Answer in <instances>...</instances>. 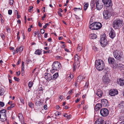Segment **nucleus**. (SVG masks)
Wrapping results in <instances>:
<instances>
[{
  "label": "nucleus",
  "mask_w": 124,
  "mask_h": 124,
  "mask_svg": "<svg viewBox=\"0 0 124 124\" xmlns=\"http://www.w3.org/2000/svg\"><path fill=\"white\" fill-rule=\"evenodd\" d=\"M95 66L97 70L99 71L102 70L105 67L104 62L101 59L96 60L95 62Z\"/></svg>",
  "instance_id": "f257e3e1"
},
{
  "label": "nucleus",
  "mask_w": 124,
  "mask_h": 124,
  "mask_svg": "<svg viewBox=\"0 0 124 124\" xmlns=\"http://www.w3.org/2000/svg\"><path fill=\"white\" fill-rule=\"evenodd\" d=\"M123 20L120 19H116L114 21L113 24L114 28L118 29L121 28L123 25Z\"/></svg>",
  "instance_id": "f03ea898"
},
{
  "label": "nucleus",
  "mask_w": 124,
  "mask_h": 124,
  "mask_svg": "<svg viewBox=\"0 0 124 124\" xmlns=\"http://www.w3.org/2000/svg\"><path fill=\"white\" fill-rule=\"evenodd\" d=\"M61 67V65L59 62H54L52 65V69L50 70L51 72L53 73L55 72V70L58 71Z\"/></svg>",
  "instance_id": "7ed1b4c3"
},
{
  "label": "nucleus",
  "mask_w": 124,
  "mask_h": 124,
  "mask_svg": "<svg viewBox=\"0 0 124 124\" xmlns=\"http://www.w3.org/2000/svg\"><path fill=\"white\" fill-rule=\"evenodd\" d=\"M106 35L103 34L101 36L100 40L101 46L103 47H105L106 46L108 43V41L106 39Z\"/></svg>",
  "instance_id": "20e7f679"
},
{
  "label": "nucleus",
  "mask_w": 124,
  "mask_h": 124,
  "mask_svg": "<svg viewBox=\"0 0 124 124\" xmlns=\"http://www.w3.org/2000/svg\"><path fill=\"white\" fill-rule=\"evenodd\" d=\"M114 55L115 58L117 60L120 61L123 55L122 52L119 50H115L113 53Z\"/></svg>",
  "instance_id": "39448f33"
},
{
  "label": "nucleus",
  "mask_w": 124,
  "mask_h": 124,
  "mask_svg": "<svg viewBox=\"0 0 124 124\" xmlns=\"http://www.w3.org/2000/svg\"><path fill=\"white\" fill-rule=\"evenodd\" d=\"M95 2L97 9L99 10L101 9L103 6V4L102 2L98 0H96Z\"/></svg>",
  "instance_id": "423d86ee"
},
{
  "label": "nucleus",
  "mask_w": 124,
  "mask_h": 124,
  "mask_svg": "<svg viewBox=\"0 0 124 124\" xmlns=\"http://www.w3.org/2000/svg\"><path fill=\"white\" fill-rule=\"evenodd\" d=\"M101 116L104 117H106L108 116L109 114L108 110L106 108L101 109L100 111Z\"/></svg>",
  "instance_id": "0eeeda50"
},
{
  "label": "nucleus",
  "mask_w": 124,
  "mask_h": 124,
  "mask_svg": "<svg viewBox=\"0 0 124 124\" xmlns=\"http://www.w3.org/2000/svg\"><path fill=\"white\" fill-rule=\"evenodd\" d=\"M102 79L104 84H108L110 81V80L108 78V75L107 73L105 74L103 77Z\"/></svg>",
  "instance_id": "6e6552de"
},
{
  "label": "nucleus",
  "mask_w": 124,
  "mask_h": 124,
  "mask_svg": "<svg viewBox=\"0 0 124 124\" xmlns=\"http://www.w3.org/2000/svg\"><path fill=\"white\" fill-rule=\"evenodd\" d=\"M103 18L105 19H107L110 18L111 15V13H109V12L104 10L103 12Z\"/></svg>",
  "instance_id": "1a4fd4ad"
},
{
  "label": "nucleus",
  "mask_w": 124,
  "mask_h": 124,
  "mask_svg": "<svg viewBox=\"0 0 124 124\" xmlns=\"http://www.w3.org/2000/svg\"><path fill=\"white\" fill-rule=\"evenodd\" d=\"M109 94L111 96H114L118 93V92L116 89H112L109 91Z\"/></svg>",
  "instance_id": "9d476101"
},
{
  "label": "nucleus",
  "mask_w": 124,
  "mask_h": 124,
  "mask_svg": "<svg viewBox=\"0 0 124 124\" xmlns=\"http://www.w3.org/2000/svg\"><path fill=\"white\" fill-rule=\"evenodd\" d=\"M95 27L94 29V30H96L100 29L102 26V25L101 23L99 22H95Z\"/></svg>",
  "instance_id": "9b49d317"
},
{
  "label": "nucleus",
  "mask_w": 124,
  "mask_h": 124,
  "mask_svg": "<svg viewBox=\"0 0 124 124\" xmlns=\"http://www.w3.org/2000/svg\"><path fill=\"white\" fill-rule=\"evenodd\" d=\"M102 106L105 107H108V101L106 99H102L101 100V104Z\"/></svg>",
  "instance_id": "f8f14e48"
},
{
  "label": "nucleus",
  "mask_w": 124,
  "mask_h": 124,
  "mask_svg": "<svg viewBox=\"0 0 124 124\" xmlns=\"http://www.w3.org/2000/svg\"><path fill=\"white\" fill-rule=\"evenodd\" d=\"M45 78L47 81H48L52 80L51 75L49 73H46L45 74Z\"/></svg>",
  "instance_id": "ddd939ff"
},
{
  "label": "nucleus",
  "mask_w": 124,
  "mask_h": 124,
  "mask_svg": "<svg viewBox=\"0 0 124 124\" xmlns=\"http://www.w3.org/2000/svg\"><path fill=\"white\" fill-rule=\"evenodd\" d=\"M112 5L109 4L108 5V6H105L106 7V10L105 11H107V12H109V13L111 14L112 12Z\"/></svg>",
  "instance_id": "4468645a"
},
{
  "label": "nucleus",
  "mask_w": 124,
  "mask_h": 124,
  "mask_svg": "<svg viewBox=\"0 0 124 124\" xmlns=\"http://www.w3.org/2000/svg\"><path fill=\"white\" fill-rule=\"evenodd\" d=\"M104 122V120L100 117L96 120L94 124H102Z\"/></svg>",
  "instance_id": "2eb2a0df"
},
{
  "label": "nucleus",
  "mask_w": 124,
  "mask_h": 124,
  "mask_svg": "<svg viewBox=\"0 0 124 124\" xmlns=\"http://www.w3.org/2000/svg\"><path fill=\"white\" fill-rule=\"evenodd\" d=\"M104 6H108V5H112L111 0H102Z\"/></svg>",
  "instance_id": "dca6fc26"
},
{
  "label": "nucleus",
  "mask_w": 124,
  "mask_h": 124,
  "mask_svg": "<svg viewBox=\"0 0 124 124\" xmlns=\"http://www.w3.org/2000/svg\"><path fill=\"white\" fill-rule=\"evenodd\" d=\"M95 93L96 95L98 96L99 97H101L103 94L102 91L100 89H97L95 91Z\"/></svg>",
  "instance_id": "f3484780"
},
{
  "label": "nucleus",
  "mask_w": 124,
  "mask_h": 124,
  "mask_svg": "<svg viewBox=\"0 0 124 124\" xmlns=\"http://www.w3.org/2000/svg\"><path fill=\"white\" fill-rule=\"evenodd\" d=\"M116 35V33L115 31L113 29H112L109 33L110 37L111 39H113L115 37Z\"/></svg>",
  "instance_id": "a211bd4d"
},
{
  "label": "nucleus",
  "mask_w": 124,
  "mask_h": 124,
  "mask_svg": "<svg viewBox=\"0 0 124 124\" xmlns=\"http://www.w3.org/2000/svg\"><path fill=\"white\" fill-rule=\"evenodd\" d=\"M102 106L101 104L100 103H97L96 104L94 108V109L96 111H97L99 110V109L101 108Z\"/></svg>",
  "instance_id": "6ab92c4d"
},
{
  "label": "nucleus",
  "mask_w": 124,
  "mask_h": 124,
  "mask_svg": "<svg viewBox=\"0 0 124 124\" xmlns=\"http://www.w3.org/2000/svg\"><path fill=\"white\" fill-rule=\"evenodd\" d=\"M118 83L120 85L122 86L124 85V79L120 78L117 80Z\"/></svg>",
  "instance_id": "aec40b11"
},
{
  "label": "nucleus",
  "mask_w": 124,
  "mask_h": 124,
  "mask_svg": "<svg viewBox=\"0 0 124 124\" xmlns=\"http://www.w3.org/2000/svg\"><path fill=\"white\" fill-rule=\"evenodd\" d=\"M118 64L116 62H114L111 65V67L114 69H115L118 67Z\"/></svg>",
  "instance_id": "412c9836"
},
{
  "label": "nucleus",
  "mask_w": 124,
  "mask_h": 124,
  "mask_svg": "<svg viewBox=\"0 0 124 124\" xmlns=\"http://www.w3.org/2000/svg\"><path fill=\"white\" fill-rule=\"evenodd\" d=\"M114 58L109 57L108 58V60L109 64L111 65L115 62Z\"/></svg>",
  "instance_id": "4be33fe9"
},
{
  "label": "nucleus",
  "mask_w": 124,
  "mask_h": 124,
  "mask_svg": "<svg viewBox=\"0 0 124 124\" xmlns=\"http://www.w3.org/2000/svg\"><path fill=\"white\" fill-rule=\"evenodd\" d=\"M42 51V49H37L35 51L34 54L36 55H40L41 54Z\"/></svg>",
  "instance_id": "5701e85b"
},
{
  "label": "nucleus",
  "mask_w": 124,
  "mask_h": 124,
  "mask_svg": "<svg viewBox=\"0 0 124 124\" xmlns=\"http://www.w3.org/2000/svg\"><path fill=\"white\" fill-rule=\"evenodd\" d=\"M6 111L5 109H2L0 110V118L1 116L6 115Z\"/></svg>",
  "instance_id": "b1692460"
},
{
  "label": "nucleus",
  "mask_w": 124,
  "mask_h": 124,
  "mask_svg": "<svg viewBox=\"0 0 124 124\" xmlns=\"http://www.w3.org/2000/svg\"><path fill=\"white\" fill-rule=\"evenodd\" d=\"M84 79H85L84 77L80 75L77 78V80L78 81V82H80Z\"/></svg>",
  "instance_id": "393cba45"
},
{
  "label": "nucleus",
  "mask_w": 124,
  "mask_h": 124,
  "mask_svg": "<svg viewBox=\"0 0 124 124\" xmlns=\"http://www.w3.org/2000/svg\"><path fill=\"white\" fill-rule=\"evenodd\" d=\"M117 68L120 70H124V65L122 63H119L118 64V65Z\"/></svg>",
  "instance_id": "a878e982"
},
{
  "label": "nucleus",
  "mask_w": 124,
  "mask_h": 124,
  "mask_svg": "<svg viewBox=\"0 0 124 124\" xmlns=\"http://www.w3.org/2000/svg\"><path fill=\"white\" fill-rule=\"evenodd\" d=\"M59 76L58 73H55L53 76V77H52V80H55Z\"/></svg>",
  "instance_id": "bb28decb"
},
{
  "label": "nucleus",
  "mask_w": 124,
  "mask_h": 124,
  "mask_svg": "<svg viewBox=\"0 0 124 124\" xmlns=\"http://www.w3.org/2000/svg\"><path fill=\"white\" fill-rule=\"evenodd\" d=\"M7 119V117L6 115L3 116H1L0 118V120L2 122H4Z\"/></svg>",
  "instance_id": "cd10ccee"
},
{
  "label": "nucleus",
  "mask_w": 124,
  "mask_h": 124,
  "mask_svg": "<svg viewBox=\"0 0 124 124\" xmlns=\"http://www.w3.org/2000/svg\"><path fill=\"white\" fill-rule=\"evenodd\" d=\"M97 37L96 35L95 34H91L90 36L91 39H96Z\"/></svg>",
  "instance_id": "c85d7f7f"
},
{
  "label": "nucleus",
  "mask_w": 124,
  "mask_h": 124,
  "mask_svg": "<svg viewBox=\"0 0 124 124\" xmlns=\"http://www.w3.org/2000/svg\"><path fill=\"white\" fill-rule=\"evenodd\" d=\"M95 22H93L92 24H91L89 26V27L90 29L92 30H94V29L95 28Z\"/></svg>",
  "instance_id": "c756f323"
},
{
  "label": "nucleus",
  "mask_w": 124,
  "mask_h": 124,
  "mask_svg": "<svg viewBox=\"0 0 124 124\" xmlns=\"http://www.w3.org/2000/svg\"><path fill=\"white\" fill-rule=\"evenodd\" d=\"M5 91L4 88L0 87V96L3 95L4 94Z\"/></svg>",
  "instance_id": "7c9ffc66"
},
{
  "label": "nucleus",
  "mask_w": 124,
  "mask_h": 124,
  "mask_svg": "<svg viewBox=\"0 0 124 124\" xmlns=\"http://www.w3.org/2000/svg\"><path fill=\"white\" fill-rule=\"evenodd\" d=\"M43 102L40 100L37 101L35 103L36 105L38 106L42 105Z\"/></svg>",
  "instance_id": "2f4dec72"
},
{
  "label": "nucleus",
  "mask_w": 124,
  "mask_h": 124,
  "mask_svg": "<svg viewBox=\"0 0 124 124\" xmlns=\"http://www.w3.org/2000/svg\"><path fill=\"white\" fill-rule=\"evenodd\" d=\"M79 59V56L77 54L75 55V58L74 60L75 62H77L78 61V60Z\"/></svg>",
  "instance_id": "473e14b6"
},
{
  "label": "nucleus",
  "mask_w": 124,
  "mask_h": 124,
  "mask_svg": "<svg viewBox=\"0 0 124 124\" xmlns=\"http://www.w3.org/2000/svg\"><path fill=\"white\" fill-rule=\"evenodd\" d=\"M96 3L95 2H92L91 3V9L92 10L95 7Z\"/></svg>",
  "instance_id": "72a5a7b5"
},
{
  "label": "nucleus",
  "mask_w": 124,
  "mask_h": 124,
  "mask_svg": "<svg viewBox=\"0 0 124 124\" xmlns=\"http://www.w3.org/2000/svg\"><path fill=\"white\" fill-rule=\"evenodd\" d=\"M82 49V46H80L79 45H78L77 50L78 52H79L80 51H81Z\"/></svg>",
  "instance_id": "f704fd0d"
},
{
  "label": "nucleus",
  "mask_w": 124,
  "mask_h": 124,
  "mask_svg": "<svg viewBox=\"0 0 124 124\" xmlns=\"http://www.w3.org/2000/svg\"><path fill=\"white\" fill-rule=\"evenodd\" d=\"M33 84V83L32 82V81H30L28 83V86L30 89L32 87Z\"/></svg>",
  "instance_id": "c9c22d12"
},
{
  "label": "nucleus",
  "mask_w": 124,
  "mask_h": 124,
  "mask_svg": "<svg viewBox=\"0 0 124 124\" xmlns=\"http://www.w3.org/2000/svg\"><path fill=\"white\" fill-rule=\"evenodd\" d=\"M63 116L64 117H66L68 119L70 118L71 117V115H68L67 114H65L63 115Z\"/></svg>",
  "instance_id": "e433bc0d"
},
{
  "label": "nucleus",
  "mask_w": 124,
  "mask_h": 124,
  "mask_svg": "<svg viewBox=\"0 0 124 124\" xmlns=\"http://www.w3.org/2000/svg\"><path fill=\"white\" fill-rule=\"evenodd\" d=\"M73 78V75L71 74L67 78L68 81L69 82Z\"/></svg>",
  "instance_id": "4c0bfd02"
},
{
  "label": "nucleus",
  "mask_w": 124,
  "mask_h": 124,
  "mask_svg": "<svg viewBox=\"0 0 124 124\" xmlns=\"http://www.w3.org/2000/svg\"><path fill=\"white\" fill-rule=\"evenodd\" d=\"M28 105L30 107L32 108L34 107V104L31 102H28Z\"/></svg>",
  "instance_id": "58836bf2"
},
{
  "label": "nucleus",
  "mask_w": 124,
  "mask_h": 124,
  "mask_svg": "<svg viewBox=\"0 0 124 124\" xmlns=\"http://www.w3.org/2000/svg\"><path fill=\"white\" fill-rule=\"evenodd\" d=\"M89 6V4L88 3L85 4L84 6V9L85 10H86L87 8Z\"/></svg>",
  "instance_id": "ea45409f"
},
{
  "label": "nucleus",
  "mask_w": 124,
  "mask_h": 124,
  "mask_svg": "<svg viewBox=\"0 0 124 124\" xmlns=\"http://www.w3.org/2000/svg\"><path fill=\"white\" fill-rule=\"evenodd\" d=\"M19 119H23V114L21 113H19L18 114V116Z\"/></svg>",
  "instance_id": "a19ab883"
},
{
  "label": "nucleus",
  "mask_w": 124,
  "mask_h": 124,
  "mask_svg": "<svg viewBox=\"0 0 124 124\" xmlns=\"http://www.w3.org/2000/svg\"><path fill=\"white\" fill-rule=\"evenodd\" d=\"M0 36L1 38L3 40H4L5 38V36L4 34L2 33H1L0 34Z\"/></svg>",
  "instance_id": "79ce46f5"
},
{
  "label": "nucleus",
  "mask_w": 124,
  "mask_h": 124,
  "mask_svg": "<svg viewBox=\"0 0 124 124\" xmlns=\"http://www.w3.org/2000/svg\"><path fill=\"white\" fill-rule=\"evenodd\" d=\"M23 46H21L18 48L19 51L20 52H21L23 50Z\"/></svg>",
  "instance_id": "37998d69"
},
{
  "label": "nucleus",
  "mask_w": 124,
  "mask_h": 124,
  "mask_svg": "<svg viewBox=\"0 0 124 124\" xmlns=\"http://www.w3.org/2000/svg\"><path fill=\"white\" fill-rule=\"evenodd\" d=\"M14 1L13 0H9V3L10 5H12L13 4Z\"/></svg>",
  "instance_id": "c03bdc74"
},
{
  "label": "nucleus",
  "mask_w": 124,
  "mask_h": 124,
  "mask_svg": "<svg viewBox=\"0 0 124 124\" xmlns=\"http://www.w3.org/2000/svg\"><path fill=\"white\" fill-rule=\"evenodd\" d=\"M120 106L122 107H124V101H122L119 104Z\"/></svg>",
  "instance_id": "a18cd8bd"
},
{
  "label": "nucleus",
  "mask_w": 124,
  "mask_h": 124,
  "mask_svg": "<svg viewBox=\"0 0 124 124\" xmlns=\"http://www.w3.org/2000/svg\"><path fill=\"white\" fill-rule=\"evenodd\" d=\"M89 85V83L88 82H87L85 84V86H84V87L85 88H88V86Z\"/></svg>",
  "instance_id": "49530a36"
},
{
  "label": "nucleus",
  "mask_w": 124,
  "mask_h": 124,
  "mask_svg": "<svg viewBox=\"0 0 124 124\" xmlns=\"http://www.w3.org/2000/svg\"><path fill=\"white\" fill-rule=\"evenodd\" d=\"M54 115L56 116H58L61 115V113L58 112H56L55 113Z\"/></svg>",
  "instance_id": "de8ad7c7"
},
{
  "label": "nucleus",
  "mask_w": 124,
  "mask_h": 124,
  "mask_svg": "<svg viewBox=\"0 0 124 124\" xmlns=\"http://www.w3.org/2000/svg\"><path fill=\"white\" fill-rule=\"evenodd\" d=\"M19 31L17 33V40L18 41H19V40L20 39V37L19 36Z\"/></svg>",
  "instance_id": "09e8293b"
},
{
  "label": "nucleus",
  "mask_w": 124,
  "mask_h": 124,
  "mask_svg": "<svg viewBox=\"0 0 124 124\" xmlns=\"http://www.w3.org/2000/svg\"><path fill=\"white\" fill-rule=\"evenodd\" d=\"M76 62H75L73 64V71H74L75 70V69L76 68Z\"/></svg>",
  "instance_id": "8fccbe9b"
},
{
  "label": "nucleus",
  "mask_w": 124,
  "mask_h": 124,
  "mask_svg": "<svg viewBox=\"0 0 124 124\" xmlns=\"http://www.w3.org/2000/svg\"><path fill=\"white\" fill-rule=\"evenodd\" d=\"M14 79L17 82H19L20 79L19 78H17L16 77H14Z\"/></svg>",
  "instance_id": "3c124183"
},
{
  "label": "nucleus",
  "mask_w": 124,
  "mask_h": 124,
  "mask_svg": "<svg viewBox=\"0 0 124 124\" xmlns=\"http://www.w3.org/2000/svg\"><path fill=\"white\" fill-rule=\"evenodd\" d=\"M16 11H17V13H16V15L17 16V19H19V18H20V15H19L18 14V11H17L16 10Z\"/></svg>",
  "instance_id": "603ef678"
},
{
  "label": "nucleus",
  "mask_w": 124,
  "mask_h": 124,
  "mask_svg": "<svg viewBox=\"0 0 124 124\" xmlns=\"http://www.w3.org/2000/svg\"><path fill=\"white\" fill-rule=\"evenodd\" d=\"M12 13V11L11 10H9L8 11V13L9 15H11Z\"/></svg>",
  "instance_id": "864d4df0"
},
{
  "label": "nucleus",
  "mask_w": 124,
  "mask_h": 124,
  "mask_svg": "<svg viewBox=\"0 0 124 124\" xmlns=\"http://www.w3.org/2000/svg\"><path fill=\"white\" fill-rule=\"evenodd\" d=\"M74 10L75 11H76L77 10H81L82 9V8H74Z\"/></svg>",
  "instance_id": "5fc2aeb1"
},
{
  "label": "nucleus",
  "mask_w": 124,
  "mask_h": 124,
  "mask_svg": "<svg viewBox=\"0 0 124 124\" xmlns=\"http://www.w3.org/2000/svg\"><path fill=\"white\" fill-rule=\"evenodd\" d=\"M102 124H110V123L108 121H107L103 123Z\"/></svg>",
  "instance_id": "6e6d98bb"
},
{
  "label": "nucleus",
  "mask_w": 124,
  "mask_h": 124,
  "mask_svg": "<svg viewBox=\"0 0 124 124\" xmlns=\"http://www.w3.org/2000/svg\"><path fill=\"white\" fill-rule=\"evenodd\" d=\"M41 43L42 44L45 45L46 46H47V43H46V42L45 41H43Z\"/></svg>",
  "instance_id": "4d7b16f0"
},
{
  "label": "nucleus",
  "mask_w": 124,
  "mask_h": 124,
  "mask_svg": "<svg viewBox=\"0 0 124 124\" xmlns=\"http://www.w3.org/2000/svg\"><path fill=\"white\" fill-rule=\"evenodd\" d=\"M33 8V7L32 6H30L29 8L28 9V10L29 12H30Z\"/></svg>",
  "instance_id": "13d9d810"
},
{
  "label": "nucleus",
  "mask_w": 124,
  "mask_h": 124,
  "mask_svg": "<svg viewBox=\"0 0 124 124\" xmlns=\"http://www.w3.org/2000/svg\"><path fill=\"white\" fill-rule=\"evenodd\" d=\"M45 32V31L43 29H41V30L40 32L41 33L43 34Z\"/></svg>",
  "instance_id": "bf43d9fd"
},
{
  "label": "nucleus",
  "mask_w": 124,
  "mask_h": 124,
  "mask_svg": "<svg viewBox=\"0 0 124 124\" xmlns=\"http://www.w3.org/2000/svg\"><path fill=\"white\" fill-rule=\"evenodd\" d=\"M15 105V104L14 103L12 104L10 106L11 108L14 107Z\"/></svg>",
  "instance_id": "052dcab7"
},
{
  "label": "nucleus",
  "mask_w": 124,
  "mask_h": 124,
  "mask_svg": "<svg viewBox=\"0 0 124 124\" xmlns=\"http://www.w3.org/2000/svg\"><path fill=\"white\" fill-rule=\"evenodd\" d=\"M21 102L23 104L24 103V101L23 99L22 98H20V99Z\"/></svg>",
  "instance_id": "680f3d73"
},
{
  "label": "nucleus",
  "mask_w": 124,
  "mask_h": 124,
  "mask_svg": "<svg viewBox=\"0 0 124 124\" xmlns=\"http://www.w3.org/2000/svg\"><path fill=\"white\" fill-rule=\"evenodd\" d=\"M7 32H10L11 31V29L9 28H8L6 29Z\"/></svg>",
  "instance_id": "e2e57ef3"
},
{
  "label": "nucleus",
  "mask_w": 124,
  "mask_h": 124,
  "mask_svg": "<svg viewBox=\"0 0 124 124\" xmlns=\"http://www.w3.org/2000/svg\"><path fill=\"white\" fill-rule=\"evenodd\" d=\"M16 74L17 76H19L21 73V72L20 71H19L18 72H16Z\"/></svg>",
  "instance_id": "0e129e2a"
},
{
  "label": "nucleus",
  "mask_w": 124,
  "mask_h": 124,
  "mask_svg": "<svg viewBox=\"0 0 124 124\" xmlns=\"http://www.w3.org/2000/svg\"><path fill=\"white\" fill-rule=\"evenodd\" d=\"M21 59H19L18 61L17 62L16 64L17 65H18L20 64V63L21 62Z\"/></svg>",
  "instance_id": "69168bd1"
},
{
  "label": "nucleus",
  "mask_w": 124,
  "mask_h": 124,
  "mask_svg": "<svg viewBox=\"0 0 124 124\" xmlns=\"http://www.w3.org/2000/svg\"><path fill=\"white\" fill-rule=\"evenodd\" d=\"M73 89L70 90L68 93V94H71L72 93Z\"/></svg>",
  "instance_id": "338daca9"
},
{
  "label": "nucleus",
  "mask_w": 124,
  "mask_h": 124,
  "mask_svg": "<svg viewBox=\"0 0 124 124\" xmlns=\"http://www.w3.org/2000/svg\"><path fill=\"white\" fill-rule=\"evenodd\" d=\"M31 61V60L28 59V60H26V63L28 64L29 63H30V62Z\"/></svg>",
  "instance_id": "774afa93"
}]
</instances>
